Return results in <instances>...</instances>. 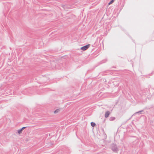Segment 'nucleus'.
Returning a JSON list of instances; mask_svg holds the SVG:
<instances>
[{
  "label": "nucleus",
  "mask_w": 154,
  "mask_h": 154,
  "mask_svg": "<svg viewBox=\"0 0 154 154\" xmlns=\"http://www.w3.org/2000/svg\"><path fill=\"white\" fill-rule=\"evenodd\" d=\"M110 148L114 152L117 153L119 151V148L116 143H112L111 144Z\"/></svg>",
  "instance_id": "nucleus-1"
},
{
  "label": "nucleus",
  "mask_w": 154,
  "mask_h": 154,
  "mask_svg": "<svg viewBox=\"0 0 154 154\" xmlns=\"http://www.w3.org/2000/svg\"><path fill=\"white\" fill-rule=\"evenodd\" d=\"M90 46V44H88L83 47H82L81 48V49L82 50L84 51H85Z\"/></svg>",
  "instance_id": "nucleus-2"
},
{
  "label": "nucleus",
  "mask_w": 154,
  "mask_h": 154,
  "mask_svg": "<svg viewBox=\"0 0 154 154\" xmlns=\"http://www.w3.org/2000/svg\"><path fill=\"white\" fill-rule=\"evenodd\" d=\"M27 127H23L22 128H21L20 129H19L17 131V133L20 134H21L22 132L26 128H27Z\"/></svg>",
  "instance_id": "nucleus-3"
},
{
  "label": "nucleus",
  "mask_w": 154,
  "mask_h": 154,
  "mask_svg": "<svg viewBox=\"0 0 154 154\" xmlns=\"http://www.w3.org/2000/svg\"><path fill=\"white\" fill-rule=\"evenodd\" d=\"M110 114V112L109 111H107L105 113V117L106 118H107L109 116V115Z\"/></svg>",
  "instance_id": "nucleus-4"
},
{
  "label": "nucleus",
  "mask_w": 154,
  "mask_h": 154,
  "mask_svg": "<svg viewBox=\"0 0 154 154\" xmlns=\"http://www.w3.org/2000/svg\"><path fill=\"white\" fill-rule=\"evenodd\" d=\"M137 113H140L141 114H144L145 112L144 110H140V111L136 112H135V114H137Z\"/></svg>",
  "instance_id": "nucleus-5"
},
{
  "label": "nucleus",
  "mask_w": 154,
  "mask_h": 154,
  "mask_svg": "<svg viewBox=\"0 0 154 154\" xmlns=\"http://www.w3.org/2000/svg\"><path fill=\"white\" fill-rule=\"evenodd\" d=\"M60 111V109H57L54 111V114L57 113L58 112Z\"/></svg>",
  "instance_id": "nucleus-6"
},
{
  "label": "nucleus",
  "mask_w": 154,
  "mask_h": 154,
  "mask_svg": "<svg viewBox=\"0 0 154 154\" xmlns=\"http://www.w3.org/2000/svg\"><path fill=\"white\" fill-rule=\"evenodd\" d=\"M115 118L114 117H111L109 119V120L110 121H114L115 119Z\"/></svg>",
  "instance_id": "nucleus-7"
},
{
  "label": "nucleus",
  "mask_w": 154,
  "mask_h": 154,
  "mask_svg": "<svg viewBox=\"0 0 154 154\" xmlns=\"http://www.w3.org/2000/svg\"><path fill=\"white\" fill-rule=\"evenodd\" d=\"M91 126L94 127L95 126L96 124L93 122H91Z\"/></svg>",
  "instance_id": "nucleus-8"
},
{
  "label": "nucleus",
  "mask_w": 154,
  "mask_h": 154,
  "mask_svg": "<svg viewBox=\"0 0 154 154\" xmlns=\"http://www.w3.org/2000/svg\"><path fill=\"white\" fill-rule=\"evenodd\" d=\"M114 1V0H111L109 3L108 4L109 5L112 4Z\"/></svg>",
  "instance_id": "nucleus-9"
},
{
  "label": "nucleus",
  "mask_w": 154,
  "mask_h": 154,
  "mask_svg": "<svg viewBox=\"0 0 154 154\" xmlns=\"http://www.w3.org/2000/svg\"><path fill=\"white\" fill-rule=\"evenodd\" d=\"M153 106L152 105V107H151V108H152L153 107Z\"/></svg>",
  "instance_id": "nucleus-10"
}]
</instances>
